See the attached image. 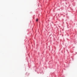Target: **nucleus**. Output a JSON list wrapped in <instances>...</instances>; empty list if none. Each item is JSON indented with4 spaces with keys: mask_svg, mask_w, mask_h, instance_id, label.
<instances>
[{
    "mask_svg": "<svg viewBox=\"0 0 77 77\" xmlns=\"http://www.w3.org/2000/svg\"><path fill=\"white\" fill-rule=\"evenodd\" d=\"M36 21H38V19H37L36 20Z\"/></svg>",
    "mask_w": 77,
    "mask_h": 77,
    "instance_id": "1",
    "label": "nucleus"
}]
</instances>
